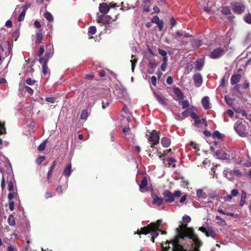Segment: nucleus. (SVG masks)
Instances as JSON below:
<instances>
[{
  "mask_svg": "<svg viewBox=\"0 0 251 251\" xmlns=\"http://www.w3.org/2000/svg\"><path fill=\"white\" fill-rule=\"evenodd\" d=\"M8 223L11 226H14L15 224V219L13 215H9L8 218Z\"/></svg>",
  "mask_w": 251,
  "mask_h": 251,
  "instance_id": "f704fd0d",
  "label": "nucleus"
},
{
  "mask_svg": "<svg viewBox=\"0 0 251 251\" xmlns=\"http://www.w3.org/2000/svg\"><path fill=\"white\" fill-rule=\"evenodd\" d=\"M224 54V50L221 48H217L211 52L210 57L213 59H216Z\"/></svg>",
  "mask_w": 251,
  "mask_h": 251,
  "instance_id": "9b49d317",
  "label": "nucleus"
},
{
  "mask_svg": "<svg viewBox=\"0 0 251 251\" xmlns=\"http://www.w3.org/2000/svg\"><path fill=\"white\" fill-rule=\"evenodd\" d=\"M159 132L153 130L150 132L148 137V141L151 144V147L153 148V145L158 143L159 140Z\"/></svg>",
  "mask_w": 251,
  "mask_h": 251,
  "instance_id": "39448f33",
  "label": "nucleus"
},
{
  "mask_svg": "<svg viewBox=\"0 0 251 251\" xmlns=\"http://www.w3.org/2000/svg\"><path fill=\"white\" fill-rule=\"evenodd\" d=\"M225 100L226 102V103L229 105L232 106L233 103V99L227 97V96H225Z\"/></svg>",
  "mask_w": 251,
  "mask_h": 251,
  "instance_id": "8fccbe9b",
  "label": "nucleus"
},
{
  "mask_svg": "<svg viewBox=\"0 0 251 251\" xmlns=\"http://www.w3.org/2000/svg\"><path fill=\"white\" fill-rule=\"evenodd\" d=\"M175 94L180 99L183 98V94L179 88H175L174 90Z\"/></svg>",
  "mask_w": 251,
  "mask_h": 251,
  "instance_id": "c85d7f7f",
  "label": "nucleus"
},
{
  "mask_svg": "<svg viewBox=\"0 0 251 251\" xmlns=\"http://www.w3.org/2000/svg\"><path fill=\"white\" fill-rule=\"evenodd\" d=\"M0 172L2 174V179H1V187L2 189L3 190L5 187V178H5V174H4L3 171H2V170H0Z\"/></svg>",
  "mask_w": 251,
  "mask_h": 251,
  "instance_id": "c03bdc74",
  "label": "nucleus"
},
{
  "mask_svg": "<svg viewBox=\"0 0 251 251\" xmlns=\"http://www.w3.org/2000/svg\"><path fill=\"white\" fill-rule=\"evenodd\" d=\"M223 174L225 177L229 180H232L233 178V170L228 168H225L224 170Z\"/></svg>",
  "mask_w": 251,
  "mask_h": 251,
  "instance_id": "dca6fc26",
  "label": "nucleus"
},
{
  "mask_svg": "<svg viewBox=\"0 0 251 251\" xmlns=\"http://www.w3.org/2000/svg\"><path fill=\"white\" fill-rule=\"evenodd\" d=\"M181 105L183 109H186L189 106V103L188 100H185L181 102Z\"/></svg>",
  "mask_w": 251,
  "mask_h": 251,
  "instance_id": "49530a36",
  "label": "nucleus"
},
{
  "mask_svg": "<svg viewBox=\"0 0 251 251\" xmlns=\"http://www.w3.org/2000/svg\"><path fill=\"white\" fill-rule=\"evenodd\" d=\"M72 172L71 163H69L64 168L63 171V175L68 178L71 175Z\"/></svg>",
  "mask_w": 251,
  "mask_h": 251,
  "instance_id": "f3484780",
  "label": "nucleus"
},
{
  "mask_svg": "<svg viewBox=\"0 0 251 251\" xmlns=\"http://www.w3.org/2000/svg\"><path fill=\"white\" fill-rule=\"evenodd\" d=\"M161 143L164 148H168L171 144V140L166 137L162 138Z\"/></svg>",
  "mask_w": 251,
  "mask_h": 251,
  "instance_id": "4be33fe9",
  "label": "nucleus"
},
{
  "mask_svg": "<svg viewBox=\"0 0 251 251\" xmlns=\"http://www.w3.org/2000/svg\"><path fill=\"white\" fill-rule=\"evenodd\" d=\"M7 182L8 183V189L9 191H14V188L15 181L12 173H9L7 174Z\"/></svg>",
  "mask_w": 251,
  "mask_h": 251,
  "instance_id": "1a4fd4ad",
  "label": "nucleus"
},
{
  "mask_svg": "<svg viewBox=\"0 0 251 251\" xmlns=\"http://www.w3.org/2000/svg\"><path fill=\"white\" fill-rule=\"evenodd\" d=\"M215 218L216 220H218L216 223L218 225L220 226H225L226 225V223L223 219L221 218L219 216H216Z\"/></svg>",
  "mask_w": 251,
  "mask_h": 251,
  "instance_id": "bb28decb",
  "label": "nucleus"
},
{
  "mask_svg": "<svg viewBox=\"0 0 251 251\" xmlns=\"http://www.w3.org/2000/svg\"><path fill=\"white\" fill-rule=\"evenodd\" d=\"M217 211L219 212H220V213H221L222 214H223L224 215H227V216H230L231 217H234L235 215L234 213H231V212H226L224 210H223V209H220V208H218Z\"/></svg>",
  "mask_w": 251,
  "mask_h": 251,
  "instance_id": "72a5a7b5",
  "label": "nucleus"
},
{
  "mask_svg": "<svg viewBox=\"0 0 251 251\" xmlns=\"http://www.w3.org/2000/svg\"><path fill=\"white\" fill-rule=\"evenodd\" d=\"M245 9V5L241 2H235L232 5V10L235 13L238 14H242Z\"/></svg>",
  "mask_w": 251,
  "mask_h": 251,
  "instance_id": "6e6552de",
  "label": "nucleus"
},
{
  "mask_svg": "<svg viewBox=\"0 0 251 251\" xmlns=\"http://www.w3.org/2000/svg\"><path fill=\"white\" fill-rule=\"evenodd\" d=\"M45 159L44 156H40L38 157L36 160V163L37 164H40Z\"/></svg>",
  "mask_w": 251,
  "mask_h": 251,
  "instance_id": "338daca9",
  "label": "nucleus"
},
{
  "mask_svg": "<svg viewBox=\"0 0 251 251\" xmlns=\"http://www.w3.org/2000/svg\"><path fill=\"white\" fill-rule=\"evenodd\" d=\"M234 129L240 136H246L247 133L246 132V126L241 122H237L235 123L234 126Z\"/></svg>",
  "mask_w": 251,
  "mask_h": 251,
  "instance_id": "20e7f679",
  "label": "nucleus"
},
{
  "mask_svg": "<svg viewBox=\"0 0 251 251\" xmlns=\"http://www.w3.org/2000/svg\"><path fill=\"white\" fill-rule=\"evenodd\" d=\"M160 21V19L157 16H155L151 19V23L157 24Z\"/></svg>",
  "mask_w": 251,
  "mask_h": 251,
  "instance_id": "69168bd1",
  "label": "nucleus"
},
{
  "mask_svg": "<svg viewBox=\"0 0 251 251\" xmlns=\"http://www.w3.org/2000/svg\"><path fill=\"white\" fill-rule=\"evenodd\" d=\"M190 116L194 120L196 119H199V116L193 111V109H191V112L190 113Z\"/></svg>",
  "mask_w": 251,
  "mask_h": 251,
  "instance_id": "13d9d810",
  "label": "nucleus"
},
{
  "mask_svg": "<svg viewBox=\"0 0 251 251\" xmlns=\"http://www.w3.org/2000/svg\"><path fill=\"white\" fill-rule=\"evenodd\" d=\"M192 47L194 49H197L201 46V41L198 39H193L191 41Z\"/></svg>",
  "mask_w": 251,
  "mask_h": 251,
  "instance_id": "412c9836",
  "label": "nucleus"
},
{
  "mask_svg": "<svg viewBox=\"0 0 251 251\" xmlns=\"http://www.w3.org/2000/svg\"><path fill=\"white\" fill-rule=\"evenodd\" d=\"M99 10L101 13L103 14H106L109 10V7L107 4L105 3H102L100 4Z\"/></svg>",
  "mask_w": 251,
  "mask_h": 251,
  "instance_id": "a211bd4d",
  "label": "nucleus"
},
{
  "mask_svg": "<svg viewBox=\"0 0 251 251\" xmlns=\"http://www.w3.org/2000/svg\"><path fill=\"white\" fill-rule=\"evenodd\" d=\"M233 170V175L235 176H240L242 175L241 172L238 169H235Z\"/></svg>",
  "mask_w": 251,
  "mask_h": 251,
  "instance_id": "4d7b16f0",
  "label": "nucleus"
},
{
  "mask_svg": "<svg viewBox=\"0 0 251 251\" xmlns=\"http://www.w3.org/2000/svg\"><path fill=\"white\" fill-rule=\"evenodd\" d=\"M241 78V75L239 74L233 75L231 76L230 83L231 85H234L239 82Z\"/></svg>",
  "mask_w": 251,
  "mask_h": 251,
  "instance_id": "6ab92c4d",
  "label": "nucleus"
},
{
  "mask_svg": "<svg viewBox=\"0 0 251 251\" xmlns=\"http://www.w3.org/2000/svg\"><path fill=\"white\" fill-rule=\"evenodd\" d=\"M181 195V193L179 190H176L174 193H172L168 190H165L163 193V196L165 198V201L168 203L173 202L175 201V198H178Z\"/></svg>",
  "mask_w": 251,
  "mask_h": 251,
  "instance_id": "7ed1b4c3",
  "label": "nucleus"
},
{
  "mask_svg": "<svg viewBox=\"0 0 251 251\" xmlns=\"http://www.w3.org/2000/svg\"><path fill=\"white\" fill-rule=\"evenodd\" d=\"M163 63L161 64V68L163 71H165L167 65L168 58H165L162 59Z\"/></svg>",
  "mask_w": 251,
  "mask_h": 251,
  "instance_id": "e433bc0d",
  "label": "nucleus"
},
{
  "mask_svg": "<svg viewBox=\"0 0 251 251\" xmlns=\"http://www.w3.org/2000/svg\"><path fill=\"white\" fill-rule=\"evenodd\" d=\"M191 109H187V110H186L185 111H184V112H183L182 113V116L183 117V119L185 117H187L190 116Z\"/></svg>",
  "mask_w": 251,
  "mask_h": 251,
  "instance_id": "603ef678",
  "label": "nucleus"
},
{
  "mask_svg": "<svg viewBox=\"0 0 251 251\" xmlns=\"http://www.w3.org/2000/svg\"><path fill=\"white\" fill-rule=\"evenodd\" d=\"M39 62L42 64V77L47 79L50 75V71L47 66V60L44 61V58L42 57L39 59Z\"/></svg>",
  "mask_w": 251,
  "mask_h": 251,
  "instance_id": "423d86ee",
  "label": "nucleus"
},
{
  "mask_svg": "<svg viewBox=\"0 0 251 251\" xmlns=\"http://www.w3.org/2000/svg\"><path fill=\"white\" fill-rule=\"evenodd\" d=\"M204 64L203 60L201 58L198 59L196 62V68L199 70L202 69Z\"/></svg>",
  "mask_w": 251,
  "mask_h": 251,
  "instance_id": "a878e982",
  "label": "nucleus"
},
{
  "mask_svg": "<svg viewBox=\"0 0 251 251\" xmlns=\"http://www.w3.org/2000/svg\"><path fill=\"white\" fill-rule=\"evenodd\" d=\"M197 196L199 199H204L206 195L201 189H199L197 191Z\"/></svg>",
  "mask_w": 251,
  "mask_h": 251,
  "instance_id": "c756f323",
  "label": "nucleus"
},
{
  "mask_svg": "<svg viewBox=\"0 0 251 251\" xmlns=\"http://www.w3.org/2000/svg\"><path fill=\"white\" fill-rule=\"evenodd\" d=\"M213 136L216 137L219 139H221L223 137V135L218 131H216L213 133Z\"/></svg>",
  "mask_w": 251,
  "mask_h": 251,
  "instance_id": "e2e57ef3",
  "label": "nucleus"
},
{
  "mask_svg": "<svg viewBox=\"0 0 251 251\" xmlns=\"http://www.w3.org/2000/svg\"><path fill=\"white\" fill-rule=\"evenodd\" d=\"M176 237L170 241L161 244L162 251H168L171 244L173 251H200L202 245V241L195 233L193 227H188L186 225H181L176 228Z\"/></svg>",
  "mask_w": 251,
  "mask_h": 251,
  "instance_id": "f257e3e1",
  "label": "nucleus"
},
{
  "mask_svg": "<svg viewBox=\"0 0 251 251\" xmlns=\"http://www.w3.org/2000/svg\"><path fill=\"white\" fill-rule=\"evenodd\" d=\"M201 103L205 109H208L210 108L209 99L208 97H205L202 99Z\"/></svg>",
  "mask_w": 251,
  "mask_h": 251,
  "instance_id": "aec40b11",
  "label": "nucleus"
},
{
  "mask_svg": "<svg viewBox=\"0 0 251 251\" xmlns=\"http://www.w3.org/2000/svg\"><path fill=\"white\" fill-rule=\"evenodd\" d=\"M174 116L176 119L177 120H182L183 119V117L182 116V115L180 114H174Z\"/></svg>",
  "mask_w": 251,
  "mask_h": 251,
  "instance_id": "0e129e2a",
  "label": "nucleus"
},
{
  "mask_svg": "<svg viewBox=\"0 0 251 251\" xmlns=\"http://www.w3.org/2000/svg\"><path fill=\"white\" fill-rule=\"evenodd\" d=\"M161 221L158 220L156 223H151L147 226L141 228L140 231L138 230L137 233L139 235L141 234H147L151 232V240L154 242V238L159 235L158 230Z\"/></svg>",
  "mask_w": 251,
  "mask_h": 251,
  "instance_id": "f03ea898",
  "label": "nucleus"
},
{
  "mask_svg": "<svg viewBox=\"0 0 251 251\" xmlns=\"http://www.w3.org/2000/svg\"><path fill=\"white\" fill-rule=\"evenodd\" d=\"M44 52V47L43 46H41L39 51L38 52V55L39 57H41Z\"/></svg>",
  "mask_w": 251,
  "mask_h": 251,
  "instance_id": "052dcab7",
  "label": "nucleus"
},
{
  "mask_svg": "<svg viewBox=\"0 0 251 251\" xmlns=\"http://www.w3.org/2000/svg\"><path fill=\"white\" fill-rule=\"evenodd\" d=\"M18 194L17 192H9V193L8 195V199L9 201H12V200L14 197H17Z\"/></svg>",
  "mask_w": 251,
  "mask_h": 251,
  "instance_id": "4c0bfd02",
  "label": "nucleus"
},
{
  "mask_svg": "<svg viewBox=\"0 0 251 251\" xmlns=\"http://www.w3.org/2000/svg\"><path fill=\"white\" fill-rule=\"evenodd\" d=\"M44 17L49 22H52L53 20L52 15L49 12H46L44 14Z\"/></svg>",
  "mask_w": 251,
  "mask_h": 251,
  "instance_id": "58836bf2",
  "label": "nucleus"
},
{
  "mask_svg": "<svg viewBox=\"0 0 251 251\" xmlns=\"http://www.w3.org/2000/svg\"><path fill=\"white\" fill-rule=\"evenodd\" d=\"M235 112L238 114H241L243 117H246L247 114L245 110L241 108L234 109Z\"/></svg>",
  "mask_w": 251,
  "mask_h": 251,
  "instance_id": "c9c22d12",
  "label": "nucleus"
},
{
  "mask_svg": "<svg viewBox=\"0 0 251 251\" xmlns=\"http://www.w3.org/2000/svg\"><path fill=\"white\" fill-rule=\"evenodd\" d=\"M55 166H56V161H54L53 162L51 166H50V169L49 170L48 173L47 179H48V181L49 183L50 182V177L52 175V172H53Z\"/></svg>",
  "mask_w": 251,
  "mask_h": 251,
  "instance_id": "5701e85b",
  "label": "nucleus"
},
{
  "mask_svg": "<svg viewBox=\"0 0 251 251\" xmlns=\"http://www.w3.org/2000/svg\"><path fill=\"white\" fill-rule=\"evenodd\" d=\"M222 13L225 15H228L230 14V8L227 6H225L222 8Z\"/></svg>",
  "mask_w": 251,
  "mask_h": 251,
  "instance_id": "ea45409f",
  "label": "nucleus"
},
{
  "mask_svg": "<svg viewBox=\"0 0 251 251\" xmlns=\"http://www.w3.org/2000/svg\"><path fill=\"white\" fill-rule=\"evenodd\" d=\"M216 156L221 159H224L226 158V154L222 151H217L216 153Z\"/></svg>",
  "mask_w": 251,
  "mask_h": 251,
  "instance_id": "cd10ccee",
  "label": "nucleus"
},
{
  "mask_svg": "<svg viewBox=\"0 0 251 251\" xmlns=\"http://www.w3.org/2000/svg\"><path fill=\"white\" fill-rule=\"evenodd\" d=\"M198 230L204 233L206 236L211 237L214 239H216V233L211 227L206 228L201 226L199 228Z\"/></svg>",
  "mask_w": 251,
  "mask_h": 251,
  "instance_id": "0eeeda50",
  "label": "nucleus"
},
{
  "mask_svg": "<svg viewBox=\"0 0 251 251\" xmlns=\"http://www.w3.org/2000/svg\"><path fill=\"white\" fill-rule=\"evenodd\" d=\"M25 14V9H24L18 17V21L21 22L24 20Z\"/></svg>",
  "mask_w": 251,
  "mask_h": 251,
  "instance_id": "de8ad7c7",
  "label": "nucleus"
},
{
  "mask_svg": "<svg viewBox=\"0 0 251 251\" xmlns=\"http://www.w3.org/2000/svg\"><path fill=\"white\" fill-rule=\"evenodd\" d=\"M88 116V113L86 109L82 111L80 115V119L82 120H86Z\"/></svg>",
  "mask_w": 251,
  "mask_h": 251,
  "instance_id": "a19ab883",
  "label": "nucleus"
},
{
  "mask_svg": "<svg viewBox=\"0 0 251 251\" xmlns=\"http://www.w3.org/2000/svg\"><path fill=\"white\" fill-rule=\"evenodd\" d=\"M183 32L179 31H176V32L175 35L174 34H172V37H173L174 39H175L176 36L180 37L183 36Z\"/></svg>",
  "mask_w": 251,
  "mask_h": 251,
  "instance_id": "3c124183",
  "label": "nucleus"
},
{
  "mask_svg": "<svg viewBox=\"0 0 251 251\" xmlns=\"http://www.w3.org/2000/svg\"><path fill=\"white\" fill-rule=\"evenodd\" d=\"M43 39L42 34L41 32H37L36 33V40L39 42L40 43Z\"/></svg>",
  "mask_w": 251,
  "mask_h": 251,
  "instance_id": "5fc2aeb1",
  "label": "nucleus"
},
{
  "mask_svg": "<svg viewBox=\"0 0 251 251\" xmlns=\"http://www.w3.org/2000/svg\"><path fill=\"white\" fill-rule=\"evenodd\" d=\"M157 26L158 27L159 30L161 31L163 29L164 26V22L162 20H160V21L157 24Z\"/></svg>",
  "mask_w": 251,
  "mask_h": 251,
  "instance_id": "680f3d73",
  "label": "nucleus"
},
{
  "mask_svg": "<svg viewBox=\"0 0 251 251\" xmlns=\"http://www.w3.org/2000/svg\"><path fill=\"white\" fill-rule=\"evenodd\" d=\"M148 178L146 177H143L140 184H139V189L141 192H144L147 191Z\"/></svg>",
  "mask_w": 251,
  "mask_h": 251,
  "instance_id": "2eb2a0df",
  "label": "nucleus"
},
{
  "mask_svg": "<svg viewBox=\"0 0 251 251\" xmlns=\"http://www.w3.org/2000/svg\"><path fill=\"white\" fill-rule=\"evenodd\" d=\"M97 21L102 24H107L111 23L113 20L111 17L108 15H100L98 16Z\"/></svg>",
  "mask_w": 251,
  "mask_h": 251,
  "instance_id": "9d476101",
  "label": "nucleus"
},
{
  "mask_svg": "<svg viewBox=\"0 0 251 251\" xmlns=\"http://www.w3.org/2000/svg\"><path fill=\"white\" fill-rule=\"evenodd\" d=\"M53 55V52L51 50H50V52L47 51L45 54V58L44 59V61L47 60L48 61L49 59Z\"/></svg>",
  "mask_w": 251,
  "mask_h": 251,
  "instance_id": "79ce46f5",
  "label": "nucleus"
},
{
  "mask_svg": "<svg viewBox=\"0 0 251 251\" xmlns=\"http://www.w3.org/2000/svg\"><path fill=\"white\" fill-rule=\"evenodd\" d=\"M46 140L44 141L38 147V150L40 151H44L46 147Z\"/></svg>",
  "mask_w": 251,
  "mask_h": 251,
  "instance_id": "37998d69",
  "label": "nucleus"
},
{
  "mask_svg": "<svg viewBox=\"0 0 251 251\" xmlns=\"http://www.w3.org/2000/svg\"><path fill=\"white\" fill-rule=\"evenodd\" d=\"M246 193L245 191H242L241 195V200L239 206L242 207L246 202Z\"/></svg>",
  "mask_w": 251,
  "mask_h": 251,
  "instance_id": "393cba45",
  "label": "nucleus"
},
{
  "mask_svg": "<svg viewBox=\"0 0 251 251\" xmlns=\"http://www.w3.org/2000/svg\"><path fill=\"white\" fill-rule=\"evenodd\" d=\"M193 79L196 87H199L201 85L202 83V77L200 74L197 73L194 75L193 76Z\"/></svg>",
  "mask_w": 251,
  "mask_h": 251,
  "instance_id": "f8f14e48",
  "label": "nucleus"
},
{
  "mask_svg": "<svg viewBox=\"0 0 251 251\" xmlns=\"http://www.w3.org/2000/svg\"><path fill=\"white\" fill-rule=\"evenodd\" d=\"M96 32V27L95 26H91L89 27L88 33L91 34H94Z\"/></svg>",
  "mask_w": 251,
  "mask_h": 251,
  "instance_id": "09e8293b",
  "label": "nucleus"
},
{
  "mask_svg": "<svg viewBox=\"0 0 251 251\" xmlns=\"http://www.w3.org/2000/svg\"><path fill=\"white\" fill-rule=\"evenodd\" d=\"M25 91L29 95H32L33 94V90L29 87V86H25Z\"/></svg>",
  "mask_w": 251,
  "mask_h": 251,
  "instance_id": "774afa93",
  "label": "nucleus"
},
{
  "mask_svg": "<svg viewBox=\"0 0 251 251\" xmlns=\"http://www.w3.org/2000/svg\"><path fill=\"white\" fill-rule=\"evenodd\" d=\"M153 94L159 103L163 105H166L167 104V100L163 96L157 94L155 92H153Z\"/></svg>",
  "mask_w": 251,
  "mask_h": 251,
  "instance_id": "ddd939ff",
  "label": "nucleus"
},
{
  "mask_svg": "<svg viewBox=\"0 0 251 251\" xmlns=\"http://www.w3.org/2000/svg\"><path fill=\"white\" fill-rule=\"evenodd\" d=\"M25 81L26 83L29 85H33L36 82L35 80L32 79L30 78H28L26 79Z\"/></svg>",
  "mask_w": 251,
  "mask_h": 251,
  "instance_id": "bf43d9fd",
  "label": "nucleus"
},
{
  "mask_svg": "<svg viewBox=\"0 0 251 251\" xmlns=\"http://www.w3.org/2000/svg\"><path fill=\"white\" fill-rule=\"evenodd\" d=\"M5 132V128L4 127V123L0 122V134H2Z\"/></svg>",
  "mask_w": 251,
  "mask_h": 251,
  "instance_id": "864d4df0",
  "label": "nucleus"
},
{
  "mask_svg": "<svg viewBox=\"0 0 251 251\" xmlns=\"http://www.w3.org/2000/svg\"><path fill=\"white\" fill-rule=\"evenodd\" d=\"M131 58L132 59L130 60L131 64V70L132 72H133L137 60L136 58H134V56L133 55H132Z\"/></svg>",
  "mask_w": 251,
  "mask_h": 251,
  "instance_id": "473e14b6",
  "label": "nucleus"
},
{
  "mask_svg": "<svg viewBox=\"0 0 251 251\" xmlns=\"http://www.w3.org/2000/svg\"><path fill=\"white\" fill-rule=\"evenodd\" d=\"M152 203L157 206H160L163 203V199L159 197L156 195L152 194Z\"/></svg>",
  "mask_w": 251,
  "mask_h": 251,
  "instance_id": "4468645a",
  "label": "nucleus"
},
{
  "mask_svg": "<svg viewBox=\"0 0 251 251\" xmlns=\"http://www.w3.org/2000/svg\"><path fill=\"white\" fill-rule=\"evenodd\" d=\"M244 20L248 24L251 25V13H248L244 17Z\"/></svg>",
  "mask_w": 251,
  "mask_h": 251,
  "instance_id": "2f4dec72",
  "label": "nucleus"
},
{
  "mask_svg": "<svg viewBox=\"0 0 251 251\" xmlns=\"http://www.w3.org/2000/svg\"><path fill=\"white\" fill-rule=\"evenodd\" d=\"M167 161L168 163L169 167H172L173 168L176 167V160L173 158H169L167 159Z\"/></svg>",
  "mask_w": 251,
  "mask_h": 251,
  "instance_id": "7c9ffc66",
  "label": "nucleus"
},
{
  "mask_svg": "<svg viewBox=\"0 0 251 251\" xmlns=\"http://www.w3.org/2000/svg\"><path fill=\"white\" fill-rule=\"evenodd\" d=\"M158 53H159V54L163 56V58H168L167 56V53L166 51L159 49L158 50Z\"/></svg>",
  "mask_w": 251,
  "mask_h": 251,
  "instance_id": "a18cd8bd",
  "label": "nucleus"
},
{
  "mask_svg": "<svg viewBox=\"0 0 251 251\" xmlns=\"http://www.w3.org/2000/svg\"><path fill=\"white\" fill-rule=\"evenodd\" d=\"M111 102V100L110 97H109L107 99H104L102 101V107L103 109H105L107 107H108L109 104Z\"/></svg>",
  "mask_w": 251,
  "mask_h": 251,
  "instance_id": "b1692460",
  "label": "nucleus"
},
{
  "mask_svg": "<svg viewBox=\"0 0 251 251\" xmlns=\"http://www.w3.org/2000/svg\"><path fill=\"white\" fill-rule=\"evenodd\" d=\"M182 220L183 222L188 223L190 222L191 219L190 216L185 215L183 217Z\"/></svg>",
  "mask_w": 251,
  "mask_h": 251,
  "instance_id": "6e6d98bb",
  "label": "nucleus"
}]
</instances>
